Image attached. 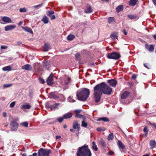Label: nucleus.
Listing matches in <instances>:
<instances>
[{
  "mask_svg": "<svg viewBox=\"0 0 156 156\" xmlns=\"http://www.w3.org/2000/svg\"><path fill=\"white\" fill-rule=\"evenodd\" d=\"M90 94L89 90L86 88H83L76 92V97L78 99L83 101L87 99Z\"/></svg>",
  "mask_w": 156,
  "mask_h": 156,
  "instance_id": "f257e3e1",
  "label": "nucleus"
},
{
  "mask_svg": "<svg viewBox=\"0 0 156 156\" xmlns=\"http://www.w3.org/2000/svg\"><path fill=\"white\" fill-rule=\"evenodd\" d=\"M77 156H92V153L87 145H84L78 149Z\"/></svg>",
  "mask_w": 156,
  "mask_h": 156,
  "instance_id": "f03ea898",
  "label": "nucleus"
},
{
  "mask_svg": "<svg viewBox=\"0 0 156 156\" xmlns=\"http://www.w3.org/2000/svg\"><path fill=\"white\" fill-rule=\"evenodd\" d=\"M96 86L102 94L110 95L112 93V88L107 85L105 82H102L98 84Z\"/></svg>",
  "mask_w": 156,
  "mask_h": 156,
  "instance_id": "7ed1b4c3",
  "label": "nucleus"
},
{
  "mask_svg": "<svg viewBox=\"0 0 156 156\" xmlns=\"http://www.w3.org/2000/svg\"><path fill=\"white\" fill-rule=\"evenodd\" d=\"M94 99L96 103L99 102L101 99L102 93L95 86L94 88Z\"/></svg>",
  "mask_w": 156,
  "mask_h": 156,
  "instance_id": "20e7f679",
  "label": "nucleus"
},
{
  "mask_svg": "<svg viewBox=\"0 0 156 156\" xmlns=\"http://www.w3.org/2000/svg\"><path fill=\"white\" fill-rule=\"evenodd\" d=\"M60 104L59 103H55L52 101H49L46 104V107L47 108H50L51 110H55L56 109H58V106Z\"/></svg>",
  "mask_w": 156,
  "mask_h": 156,
  "instance_id": "39448f33",
  "label": "nucleus"
},
{
  "mask_svg": "<svg viewBox=\"0 0 156 156\" xmlns=\"http://www.w3.org/2000/svg\"><path fill=\"white\" fill-rule=\"evenodd\" d=\"M51 152L50 150H47L41 148L38 151L39 156H49V154Z\"/></svg>",
  "mask_w": 156,
  "mask_h": 156,
  "instance_id": "423d86ee",
  "label": "nucleus"
},
{
  "mask_svg": "<svg viewBox=\"0 0 156 156\" xmlns=\"http://www.w3.org/2000/svg\"><path fill=\"white\" fill-rule=\"evenodd\" d=\"M107 56L109 58L117 60L120 58V55L119 54L114 52L108 54Z\"/></svg>",
  "mask_w": 156,
  "mask_h": 156,
  "instance_id": "0eeeda50",
  "label": "nucleus"
},
{
  "mask_svg": "<svg viewBox=\"0 0 156 156\" xmlns=\"http://www.w3.org/2000/svg\"><path fill=\"white\" fill-rule=\"evenodd\" d=\"M11 129L12 131H16L18 127V124L16 121H12L10 123Z\"/></svg>",
  "mask_w": 156,
  "mask_h": 156,
  "instance_id": "6e6552de",
  "label": "nucleus"
},
{
  "mask_svg": "<svg viewBox=\"0 0 156 156\" xmlns=\"http://www.w3.org/2000/svg\"><path fill=\"white\" fill-rule=\"evenodd\" d=\"M117 144L122 153H125L126 152V151L124 150L125 147V146L121 141L118 140Z\"/></svg>",
  "mask_w": 156,
  "mask_h": 156,
  "instance_id": "1a4fd4ad",
  "label": "nucleus"
},
{
  "mask_svg": "<svg viewBox=\"0 0 156 156\" xmlns=\"http://www.w3.org/2000/svg\"><path fill=\"white\" fill-rule=\"evenodd\" d=\"M107 82L109 84L110 86L113 87H115L117 83L116 80L115 79L108 80L107 81Z\"/></svg>",
  "mask_w": 156,
  "mask_h": 156,
  "instance_id": "9d476101",
  "label": "nucleus"
},
{
  "mask_svg": "<svg viewBox=\"0 0 156 156\" xmlns=\"http://www.w3.org/2000/svg\"><path fill=\"white\" fill-rule=\"evenodd\" d=\"M73 127L74 129H76L79 131L80 129V125L77 121H75L73 123Z\"/></svg>",
  "mask_w": 156,
  "mask_h": 156,
  "instance_id": "9b49d317",
  "label": "nucleus"
},
{
  "mask_svg": "<svg viewBox=\"0 0 156 156\" xmlns=\"http://www.w3.org/2000/svg\"><path fill=\"white\" fill-rule=\"evenodd\" d=\"M130 94V92L125 91L121 94V98L122 99H124L127 98Z\"/></svg>",
  "mask_w": 156,
  "mask_h": 156,
  "instance_id": "f8f14e48",
  "label": "nucleus"
},
{
  "mask_svg": "<svg viewBox=\"0 0 156 156\" xmlns=\"http://www.w3.org/2000/svg\"><path fill=\"white\" fill-rule=\"evenodd\" d=\"M16 26L14 25H10L5 26V31H8L11 30L15 28Z\"/></svg>",
  "mask_w": 156,
  "mask_h": 156,
  "instance_id": "ddd939ff",
  "label": "nucleus"
},
{
  "mask_svg": "<svg viewBox=\"0 0 156 156\" xmlns=\"http://www.w3.org/2000/svg\"><path fill=\"white\" fill-rule=\"evenodd\" d=\"M53 75L52 74H51L47 80L46 81L47 84L49 85H51L53 84Z\"/></svg>",
  "mask_w": 156,
  "mask_h": 156,
  "instance_id": "4468645a",
  "label": "nucleus"
},
{
  "mask_svg": "<svg viewBox=\"0 0 156 156\" xmlns=\"http://www.w3.org/2000/svg\"><path fill=\"white\" fill-rule=\"evenodd\" d=\"M23 69H25L28 71H31L32 69V66L30 65L26 64L22 67Z\"/></svg>",
  "mask_w": 156,
  "mask_h": 156,
  "instance_id": "2eb2a0df",
  "label": "nucleus"
},
{
  "mask_svg": "<svg viewBox=\"0 0 156 156\" xmlns=\"http://www.w3.org/2000/svg\"><path fill=\"white\" fill-rule=\"evenodd\" d=\"M145 47L150 52H153L154 50V48L153 45H150L149 46L147 44H145Z\"/></svg>",
  "mask_w": 156,
  "mask_h": 156,
  "instance_id": "dca6fc26",
  "label": "nucleus"
},
{
  "mask_svg": "<svg viewBox=\"0 0 156 156\" xmlns=\"http://www.w3.org/2000/svg\"><path fill=\"white\" fill-rule=\"evenodd\" d=\"M2 20L4 22L6 23H11V20L9 17L4 16L2 18Z\"/></svg>",
  "mask_w": 156,
  "mask_h": 156,
  "instance_id": "f3484780",
  "label": "nucleus"
},
{
  "mask_svg": "<svg viewBox=\"0 0 156 156\" xmlns=\"http://www.w3.org/2000/svg\"><path fill=\"white\" fill-rule=\"evenodd\" d=\"M73 114L72 113L68 112L63 115V118L64 119H70L72 117Z\"/></svg>",
  "mask_w": 156,
  "mask_h": 156,
  "instance_id": "a211bd4d",
  "label": "nucleus"
},
{
  "mask_svg": "<svg viewBox=\"0 0 156 156\" xmlns=\"http://www.w3.org/2000/svg\"><path fill=\"white\" fill-rule=\"evenodd\" d=\"M44 50L43 51L44 52L47 51L50 49V44L48 43H45L44 45Z\"/></svg>",
  "mask_w": 156,
  "mask_h": 156,
  "instance_id": "6ab92c4d",
  "label": "nucleus"
},
{
  "mask_svg": "<svg viewBox=\"0 0 156 156\" xmlns=\"http://www.w3.org/2000/svg\"><path fill=\"white\" fill-rule=\"evenodd\" d=\"M92 11L91 7L90 5H88L87 8L84 10V12L86 13H91Z\"/></svg>",
  "mask_w": 156,
  "mask_h": 156,
  "instance_id": "aec40b11",
  "label": "nucleus"
},
{
  "mask_svg": "<svg viewBox=\"0 0 156 156\" xmlns=\"http://www.w3.org/2000/svg\"><path fill=\"white\" fill-rule=\"evenodd\" d=\"M99 142L100 144L102 147L104 148L106 147V143L103 139H101L99 140Z\"/></svg>",
  "mask_w": 156,
  "mask_h": 156,
  "instance_id": "412c9836",
  "label": "nucleus"
},
{
  "mask_svg": "<svg viewBox=\"0 0 156 156\" xmlns=\"http://www.w3.org/2000/svg\"><path fill=\"white\" fill-rule=\"evenodd\" d=\"M150 146L152 148H154L156 145V142L155 140L150 141L149 143Z\"/></svg>",
  "mask_w": 156,
  "mask_h": 156,
  "instance_id": "4be33fe9",
  "label": "nucleus"
},
{
  "mask_svg": "<svg viewBox=\"0 0 156 156\" xmlns=\"http://www.w3.org/2000/svg\"><path fill=\"white\" fill-rule=\"evenodd\" d=\"M137 1L138 0H130L129 2V5L130 6H134L136 5Z\"/></svg>",
  "mask_w": 156,
  "mask_h": 156,
  "instance_id": "5701e85b",
  "label": "nucleus"
},
{
  "mask_svg": "<svg viewBox=\"0 0 156 156\" xmlns=\"http://www.w3.org/2000/svg\"><path fill=\"white\" fill-rule=\"evenodd\" d=\"M41 21L45 24L48 23V17L45 15L43 16Z\"/></svg>",
  "mask_w": 156,
  "mask_h": 156,
  "instance_id": "b1692460",
  "label": "nucleus"
},
{
  "mask_svg": "<svg viewBox=\"0 0 156 156\" xmlns=\"http://www.w3.org/2000/svg\"><path fill=\"white\" fill-rule=\"evenodd\" d=\"M110 38L112 40H115L118 37V35L116 32L112 34L110 36Z\"/></svg>",
  "mask_w": 156,
  "mask_h": 156,
  "instance_id": "393cba45",
  "label": "nucleus"
},
{
  "mask_svg": "<svg viewBox=\"0 0 156 156\" xmlns=\"http://www.w3.org/2000/svg\"><path fill=\"white\" fill-rule=\"evenodd\" d=\"M75 117L76 118H82L83 120H86V118L85 116L84 115H81V114H76L75 115Z\"/></svg>",
  "mask_w": 156,
  "mask_h": 156,
  "instance_id": "a878e982",
  "label": "nucleus"
},
{
  "mask_svg": "<svg viewBox=\"0 0 156 156\" xmlns=\"http://www.w3.org/2000/svg\"><path fill=\"white\" fill-rule=\"evenodd\" d=\"M123 9V7L122 5H119L116 8V10L117 12H119L122 11Z\"/></svg>",
  "mask_w": 156,
  "mask_h": 156,
  "instance_id": "bb28decb",
  "label": "nucleus"
},
{
  "mask_svg": "<svg viewBox=\"0 0 156 156\" xmlns=\"http://www.w3.org/2000/svg\"><path fill=\"white\" fill-rule=\"evenodd\" d=\"M23 29L29 33L30 34H32L33 33V31L30 28L26 27H23Z\"/></svg>",
  "mask_w": 156,
  "mask_h": 156,
  "instance_id": "cd10ccee",
  "label": "nucleus"
},
{
  "mask_svg": "<svg viewBox=\"0 0 156 156\" xmlns=\"http://www.w3.org/2000/svg\"><path fill=\"white\" fill-rule=\"evenodd\" d=\"M92 149L95 151H97L98 150V148L95 144V143L94 141L92 142Z\"/></svg>",
  "mask_w": 156,
  "mask_h": 156,
  "instance_id": "c85d7f7f",
  "label": "nucleus"
},
{
  "mask_svg": "<svg viewBox=\"0 0 156 156\" xmlns=\"http://www.w3.org/2000/svg\"><path fill=\"white\" fill-rule=\"evenodd\" d=\"M31 106L29 104L23 105L21 107V108L23 109H30L31 108Z\"/></svg>",
  "mask_w": 156,
  "mask_h": 156,
  "instance_id": "c756f323",
  "label": "nucleus"
},
{
  "mask_svg": "<svg viewBox=\"0 0 156 156\" xmlns=\"http://www.w3.org/2000/svg\"><path fill=\"white\" fill-rule=\"evenodd\" d=\"M43 63V66L47 69H48L49 68V62L48 61H45Z\"/></svg>",
  "mask_w": 156,
  "mask_h": 156,
  "instance_id": "7c9ffc66",
  "label": "nucleus"
},
{
  "mask_svg": "<svg viewBox=\"0 0 156 156\" xmlns=\"http://www.w3.org/2000/svg\"><path fill=\"white\" fill-rule=\"evenodd\" d=\"M2 70L4 71H9L12 70V68L10 66H8L3 68Z\"/></svg>",
  "mask_w": 156,
  "mask_h": 156,
  "instance_id": "2f4dec72",
  "label": "nucleus"
},
{
  "mask_svg": "<svg viewBox=\"0 0 156 156\" xmlns=\"http://www.w3.org/2000/svg\"><path fill=\"white\" fill-rule=\"evenodd\" d=\"M101 120L105 122H107L109 121L108 119L107 118L105 117L101 118L98 119V121H100Z\"/></svg>",
  "mask_w": 156,
  "mask_h": 156,
  "instance_id": "473e14b6",
  "label": "nucleus"
},
{
  "mask_svg": "<svg viewBox=\"0 0 156 156\" xmlns=\"http://www.w3.org/2000/svg\"><path fill=\"white\" fill-rule=\"evenodd\" d=\"M108 20L109 23L110 24L113 22H115V19L113 17H109L108 18Z\"/></svg>",
  "mask_w": 156,
  "mask_h": 156,
  "instance_id": "72a5a7b5",
  "label": "nucleus"
},
{
  "mask_svg": "<svg viewBox=\"0 0 156 156\" xmlns=\"http://www.w3.org/2000/svg\"><path fill=\"white\" fill-rule=\"evenodd\" d=\"M47 15L49 16L54 13V12L53 10H49L46 12Z\"/></svg>",
  "mask_w": 156,
  "mask_h": 156,
  "instance_id": "f704fd0d",
  "label": "nucleus"
},
{
  "mask_svg": "<svg viewBox=\"0 0 156 156\" xmlns=\"http://www.w3.org/2000/svg\"><path fill=\"white\" fill-rule=\"evenodd\" d=\"M75 38V36L73 35H69L67 37V39L68 40L72 41Z\"/></svg>",
  "mask_w": 156,
  "mask_h": 156,
  "instance_id": "c9c22d12",
  "label": "nucleus"
},
{
  "mask_svg": "<svg viewBox=\"0 0 156 156\" xmlns=\"http://www.w3.org/2000/svg\"><path fill=\"white\" fill-rule=\"evenodd\" d=\"M114 138L113 134L112 133H110L108 135V140H112Z\"/></svg>",
  "mask_w": 156,
  "mask_h": 156,
  "instance_id": "e433bc0d",
  "label": "nucleus"
},
{
  "mask_svg": "<svg viewBox=\"0 0 156 156\" xmlns=\"http://www.w3.org/2000/svg\"><path fill=\"white\" fill-rule=\"evenodd\" d=\"M20 125L25 127H27L28 126V123L27 122H24L20 123Z\"/></svg>",
  "mask_w": 156,
  "mask_h": 156,
  "instance_id": "4c0bfd02",
  "label": "nucleus"
},
{
  "mask_svg": "<svg viewBox=\"0 0 156 156\" xmlns=\"http://www.w3.org/2000/svg\"><path fill=\"white\" fill-rule=\"evenodd\" d=\"M85 120H83L82 122L81 126L84 127H86L87 126V123L85 121Z\"/></svg>",
  "mask_w": 156,
  "mask_h": 156,
  "instance_id": "58836bf2",
  "label": "nucleus"
},
{
  "mask_svg": "<svg viewBox=\"0 0 156 156\" xmlns=\"http://www.w3.org/2000/svg\"><path fill=\"white\" fill-rule=\"evenodd\" d=\"M128 16V17L131 20L136 19L137 17L136 16L132 15H129Z\"/></svg>",
  "mask_w": 156,
  "mask_h": 156,
  "instance_id": "ea45409f",
  "label": "nucleus"
},
{
  "mask_svg": "<svg viewBox=\"0 0 156 156\" xmlns=\"http://www.w3.org/2000/svg\"><path fill=\"white\" fill-rule=\"evenodd\" d=\"M43 3L40 4L38 5L32 7V8L36 9H38L43 5Z\"/></svg>",
  "mask_w": 156,
  "mask_h": 156,
  "instance_id": "a19ab883",
  "label": "nucleus"
},
{
  "mask_svg": "<svg viewBox=\"0 0 156 156\" xmlns=\"http://www.w3.org/2000/svg\"><path fill=\"white\" fill-rule=\"evenodd\" d=\"M50 94L51 97L55 99H56L58 98L57 96L55 94L53 93H51Z\"/></svg>",
  "mask_w": 156,
  "mask_h": 156,
  "instance_id": "79ce46f5",
  "label": "nucleus"
},
{
  "mask_svg": "<svg viewBox=\"0 0 156 156\" xmlns=\"http://www.w3.org/2000/svg\"><path fill=\"white\" fill-rule=\"evenodd\" d=\"M105 129L104 128L99 127L96 130L98 131H103L105 130Z\"/></svg>",
  "mask_w": 156,
  "mask_h": 156,
  "instance_id": "37998d69",
  "label": "nucleus"
},
{
  "mask_svg": "<svg viewBox=\"0 0 156 156\" xmlns=\"http://www.w3.org/2000/svg\"><path fill=\"white\" fill-rule=\"evenodd\" d=\"M19 11L20 12H27V10L25 7H23L20 9Z\"/></svg>",
  "mask_w": 156,
  "mask_h": 156,
  "instance_id": "c03bdc74",
  "label": "nucleus"
},
{
  "mask_svg": "<svg viewBox=\"0 0 156 156\" xmlns=\"http://www.w3.org/2000/svg\"><path fill=\"white\" fill-rule=\"evenodd\" d=\"M143 131L145 133V136H147V135L148 134V130L147 129V127H145Z\"/></svg>",
  "mask_w": 156,
  "mask_h": 156,
  "instance_id": "a18cd8bd",
  "label": "nucleus"
},
{
  "mask_svg": "<svg viewBox=\"0 0 156 156\" xmlns=\"http://www.w3.org/2000/svg\"><path fill=\"white\" fill-rule=\"evenodd\" d=\"M64 119V118H63V116L62 117H59L57 119L58 121L59 122H62L63 120Z\"/></svg>",
  "mask_w": 156,
  "mask_h": 156,
  "instance_id": "49530a36",
  "label": "nucleus"
},
{
  "mask_svg": "<svg viewBox=\"0 0 156 156\" xmlns=\"http://www.w3.org/2000/svg\"><path fill=\"white\" fill-rule=\"evenodd\" d=\"M15 103H16V102L15 101L12 102L10 105V106H9L11 108H12L14 107L15 106Z\"/></svg>",
  "mask_w": 156,
  "mask_h": 156,
  "instance_id": "de8ad7c7",
  "label": "nucleus"
},
{
  "mask_svg": "<svg viewBox=\"0 0 156 156\" xmlns=\"http://www.w3.org/2000/svg\"><path fill=\"white\" fill-rule=\"evenodd\" d=\"M80 54L78 53H77L75 55V58L77 60H79V58L80 57Z\"/></svg>",
  "mask_w": 156,
  "mask_h": 156,
  "instance_id": "09e8293b",
  "label": "nucleus"
},
{
  "mask_svg": "<svg viewBox=\"0 0 156 156\" xmlns=\"http://www.w3.org/2000/svg\"><path fill=\"white\" fill-rule=\"evenodd\" d=\"M68 81L67 82H65V84L66 85H68L69 84V82H70V80H71V78L70 77H68Z\"/></svg>",
  "mask_w": 156,
  "mask_h": 156,
  "instance_id": "8fccbe9b",
  "label": "nucleus"
},
{
  "mask_svg": "<svg viewBox=\"0 0 156 156\" xmlns=\"http://www.w3.org/2000/svg\"><path fill=\"white\" fill-rule=\"evenodd\" d=\"M81 110H74V112L76 114H79L80 113Z\"/></svg>",
  "mask_w": 156,
  "mask_h": 156,
  "instance_id": "3c124183",
  "label": "nucleus"
},
{
  "mask_svg": "<svg viewBox=\"0 0 156 156\" xmlns=\"http://www.w3.org/2000/svg\"><path fill=\"white\" fill-rule=\"evenodd\" d=\"M68 100L70 102H75V101L73 100L71 97H69L68 98Z\"/></svg>",
  "mask_w": 156,
  "mask_h": 156,
  "instance_id": "603ef678",
  "label": "nucleus"
},
{
  "mask_svg": "<svg viewBox=\"0 0 156 156\" xmlns=\"http://www.w3.org/2000/svg\"><path fill=\"white\" fill-rule=\"evenodd\" d=\"M12 84H5L3 85V88H6L8 87H9L11 86Z\"/></svg>",
  "mask_w": 156,
  "mask_h": 156,
  "instance_id": "864d4df0",
  "label": "nucleus"
},
{
  "mask_svg": "<svg viewBox=\"0 0 156 156\" xmlns=\"http://www.w3.org/2000/svg\"><path fill=\"white\" fill-rule=\"evenodd\" d=\"M39 80L40 83L43 84L45 83L44 80L42 78H39Z\"/></svg>",
  "mask_w": 156,
  "mask_h": 156,
  "instance_id": "5fc2aeb1",
  "label": "nucleus"
},
{
  "mask_svg": "<svg viewBox=\"0 0 156 156\" xmlns=\"http://www.w3.org/2000/svg\"><path fill=\"white\" fill-rule=\"evenodd\" d=\"M51 20L55 19V16L54 15H52L49 16Z\"/></svg>",
  "mask_w": 156,
  "mask_h": 156,
  "instance_id": "6e6d98bb",
  "label": "nucleus"
},
{
  "mask_svg": "<svg viewBox=\"0 0 156 156\" xmlns=\"http://www.w3.org/2000/svg\"><path fill=\"white\" fill-rule=\"evenodd\" d=\"M114 152L112 151H109L108 153V155H112L113 154Z\"/></svg>",
  "mask_w": 156,
  "mask_h": 156,
  "instance_id": "4d7b16f0",
  "label": "nucleus"
},
{
  "mask_svg": "<svg viewBox=\"0 0 156 156\" xmlns=\"http://www.w3.org/2000/svg\"><path fill=\"white\" fill-rule=\"evenodd\" d=\"M39 65H40L38 63H35V64L34 65V68L35 69H38V68H37H37L36 67V66H39Z\"/></svg>",
  "mask_w": 156,
  "mask_h": 156,
  "instance_id": "13d9d810",
  "label": "nucleus"
},
{
  "mask_svg": "<svg viewBox=\"0 0 156 156\" xmlns=\"http://www.w3.org/2000/svg\"><path fill=\"white\" fill-rule=\"evenodd\" d=\"M7 48V46L5 45H2L1 49H5Z\"/></svg>",
  "mask_w": 156,
  "mask_h": 156,
  "instance_id": "bf43d9fd",
  "label": "nucleus"
},
{
  "mask_svg": "<svg viewBox=\"0 0 156 156\" xmlns=\"http://www.w3.org/2000/svg\"><path fill=\"white\" fill-rule=\"evenodd\" d=\"M122 32L124 33V34L125 35H127V32L126 31V30L125 29H124L122 30Z\"/></svg>",
  "mask_w": 156,
  "mask_h": 156,
  "instance_id": "052dcab7",
  "label": "nucleus"
},
{
  "mask_svg": "<svg viewBox=\"0 0 156 156\" xmlns=\"http://www.w3.org/2000/svg\"><path fill=\"white\" fill-rule=\"evenodd\" d=\"M136 75H133L132 77V79H135L136 78Z\"/></svg>",
  "mask_w": 156,
  "mask_h": 156,
  "instance_id": "680f3d73",
  "label": "nucleus"
},
{
  "mask_svg": "<svg viewBox=\"0 0 156 156\" xmlns=\"http://www.w3.org/2000/svg\"><path fill=\"white\" fill-rule=\"evenodd\" d=\"M152 2L154 5L156 6V0H152Z\"/></svg>",
  "mask_w": 156,
  "mask_h": 156,
  "instance_id": "e2e57ef3",
  "label": "nucleus"
},
{
  "mask_svg": "<svg viewBox=\"0 0 156 156\" xmlns=\"http://www.w3.org/2000/svg\"><path fill=\"white\" fill-rule=\"evenodd\" d=\"M22 43V42L21 41H18L17 42V44L18 45H20V44H21Z\"/></svg>",
  "mask_w": 156,
  "mask_h": 156,
  "instance_id": "0e129e2a",
  "label": "nucleus"
},
{
  "mask_svg": "<svg viewBox=\"0 0 156 156\" xmlns=\"http://www.w3.org/2000/svg\"><path fill=\"white\" fill-rule=\"evenodd\" d=\"M3 115L4 117H6V113L5 112H3Z\"/></svg>",
  "mask_w": 156,
  "mask_h": 156,
  "instance_id": "69168bd1",
  "label": "nucleus"
},
{
  "mask_svg": "<svg viewBox=\"0 0 156 156\" xmlns=\"http://www.w3.org/2000/svg\"><path fill=\"white\" fill-rule=\"evenodd\" d=\"M32 155V156H37V153L36 152L34 153Z\"/></svg>",
  "mask_w": 156,
  "mask_h": 156,
  "instance_id": "338daca9",
  "label": "nucleus"
},
{
  "mask_svg": "<svg viewBox=\"0 0 156 156\" xmlns=\"http://www.w3.org/2000/svg\"><path fill=\"white\" fill-rule=\"evenodd\" d=\"M22 23H23V22H22V21H20V22L18 23V25H19V26H20V25H21L22 24Z\"/></svg>",
  "mask_w": 156,
  "mask_h": 156,
  "instance_id": "774afa93",
  "label": "nucleus"
}]
</instances>
